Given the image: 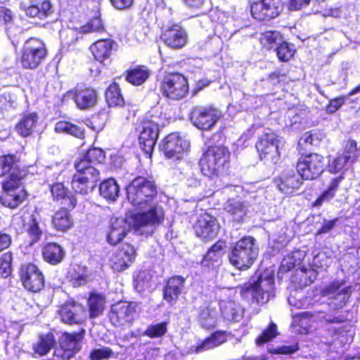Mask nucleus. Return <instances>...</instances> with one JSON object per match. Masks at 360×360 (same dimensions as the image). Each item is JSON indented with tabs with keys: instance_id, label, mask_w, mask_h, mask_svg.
Returning a JSON list of instances; mask_svg holds the SVG:
<instances>
[{
	"instance_id": "obj_1",
	"label": "nucleus",
	"mask_w": 360,
	"mask_h": 360,
	"mask_svg": "<svg viewBox=\"0 0 360 360\" xmlns=\"http://www.w3.org/2000/svg\"><path fill=\"white\" fill-rule=\"evenodd\" d=\"M126 191L128 201L136 209L143 211L134 216V229L141 234L152 233L154 226L164 218L163 209L155 200L157 191L154 182L137 176L127 186Z\"/></svg>"
},
{
	"instance_id": "obj_2",
	"label": "nucleus",
	"mask_w": 360,
	"mask_h": 360,
	"mask_svg": "<svg viewBox=\"0 0 360 360\" xmlns=\"http://www.w3.org/2000/svg\"><path fill=\"white\" fill-rule=\"evenodd\" d=\"M259 254L256 240L252 236H245L231 248L229 258L230 263L240 270H247L253 264Z\"/></svg>"
},
{
	"instance_id": "obj_3",
	"label": "nucleus",
	"mask_w": 360,
	"mask_h": 360,
	"mask_svg": "<svg viewBox=\"0 0 360 360\" xmlns=\"http://www.w3.org/2000/svg\"><path fill=\"white\" fill-rule=\"evenodd\" d=\"M24 176L22 171L13 170L3 182L4 192L1 196V202L4 206L15 208L25 199L26 193L22 187Z\"/></svg>"
},
{
	"instance_id": "obj_4",
	"label": "nucleus",
	"mask_w": 360,
	"mask_h": 360,
	"mask_svg": "<svg viewBox=\"0 0 360 360\" xmlns=\"http://www.w3.org/2000/svg\"><path fill=\"white\" fill-rule=\"evenodd\" d=\"M245 296L249 295L257 303H266L274 296V276L271 271H266L243 288Z\"/></svg>"
},
{
	"instance_id": "obj_5",
	"label": "nucleus",
	"mask_w": 360,
	"mask_h": 360,
	"mask_svg": "<svg viewBox=\"0 0 360 360\" xmlns=\"http://www.w3.org/2000/svg\"><path fill=\"white\" fill-rule=\"evenodd\" d=\"M229 153L223 146H212L208 148L200 160V169L203 175L210 178L218 176L221 169L228 162Z\"/></svg>"
},
{
	"instance_id": "obj_6",
	"label": "nucleus",
	"mask_w": 360,
	"mask_h": 360,
	"mask_svg": "<svg viewBox=\"0 0 360 360\" xmlns=\"http://www.w3.org/2000/svg\"><path fill=\"white\" fill-rule=\"evenodd\" d=\"M284 146V140L275 133L263 134L256 144L260 159L266 162L276 163L281 156V150Z\"/></svg>"
},
{
	"instance_id": "obj_7",
	"label": "nucleus",
	"mask_w": 360,
	"mask_h": 360,
	"mask_svg": "<svg viewBox=\"0 0 360 360\" xmlns=\"http://www.w3.org/2000/svg\"><path fill=\"white\" fill-rule=\"evenodd\" d=\"M47 50L44 43L37 38L27 39L23 47L20 63L26 69H35L44 60Z\"/></svg>"
},
{
	"instance_id": "obj_8",
	"label": "nucleus",
	"mask_w": 360,
	"mask_h": 360,
	"mask_svg": "<svg viewBox=\"0 0 360 360\" xmlns=\"http://www.w3.org/2000/svg\"><path fill=\"white\" fill-rule=\"evenodd\" d=\"M160 89L165 96L173 100H180L187 95L188 84L182 75L169 73L165 76Z\"/></svg>"
},
{
	"instance_id": "obj_9",
	"label": "nucleus",
	"mask_w": 360,
	"mask_h": 360,
	"mask_svg": "<svg viewBox=\"0 0 360 360\" xmlns=\"http://www.w3.org/2000/svg\"><path fill=\"white\" fill-rule=\"evenodd\" d=\"M221 117V112L212 106H196L191 112L192 123L202 130L210 129Z\"/></svg>"
},
{
	"instance_id": "obj_10",
	"label": "nucleus",
	"mask_w": 360,
	"mask_h": 360,
	"mask_svg": "<svg viewBox=\"0 0 360 360\" xmlns=\"http://www.w3.org/2000/svg\"><path fill=\"white\" fill-rule=\"evenodd\" d=\"M324 169L323 157L311 153L299 159L297 171L302 179L312 180L318 177Z\"/></svg>"
},
{
	"instance_id": "obj_11",
	"label": "nucleus",
	"mask_w": 360,
	"mask_h": 360,
	"mask_svg": "<svg viewBox=\"0 0 360 360\" xmlns=\"http://www.w3.org/2000/svg\"><path fill=\"white\" fill-rule=\"evenodd\" d=\"M83 337L80 333H64L59 340V347L54 350L53 356L57 360H68L81 349Z\"/></svg>"
},
{
	"instance_id": "obj_12",
	"label": "nucleus",
	"mask_w": 360,
	"mask_h": 360,
	"mask_svg": "<svg viewBox=\"0 0 360 360\" xmlns=\"http://www.w3.org/2000/svg\"><path fill=\"white\" fill-rule=\"evenodd\" d=\"M283 8L281 0H262L252 4L251 14L259 21H269L278 17Z\"/></svg>"
},
{
	"instance_id": "obj_13",
	"label": "nucleus",
	"mask_w": 360,
	"mask_h": 360,
	"mask_svg": "<svg viewBox=\"0 0 360 360\" xmlns=\"http://www.w3.org/2000/svg\"><path fill=\"white\" fill-rule=\"evenodd\" d=\"M19 276L23 287L28 291L37 292L44 288V276L39 268L33 264L22 265Z\"/></svg>"
},
{
	"instance_id": "obj_14",
	"label": "nucleus",
	"mask_w": 360,
	"mask_h": 360,
	"mask_svg": "<svg viewBox=\"0 0 360 360\" xmlns=\"http://www.w3.org/2000/svg\"><path fill=\"white\" fill-rule=\"evenodd\" d=\"M196 236L202 240L214 239L218 234L219 224L212 215L205 212L199 216L193 226Z\"/></svg>"
},
{
	"instance_id": "obj_15",
	"label": "nucleus",
	"mask_w": 360,
	"mask_h": 360,
	"mask_svg": "<svg viewBox=\"0 0 360 360\" xmlns=\"http://www.w3.org/2000/svg\"><path fill=\"white\" fill-rule=\"evenodd\" d=\"M189 142L182 139L178 134L172 133L164 140L162 150L169 159L179 160L189 148Z\"/></svg>"
},
{
	"instance_id": "obj_16",
	"label": "nucleus",
	"mask_w": 360,
	"mask_h": 360,
	"mask_svg": "<svg viewBox=\"0 0 360 360\" xmlns=\"http://www.w3.org/2000/svg\"><path fill=\"white\" fill-rule=\"evenodd\" d=\"M158 125L155 122L152 120L142 122L139 140L140 147L146 154L151 155L158 136Z\"/></svg>"
},
{
	"instance_id": "obj_17",
	"label": "nucleus",
	"mask_w": 360,
	"mask_h": 360,
	"mask_svg": "<svg viewBox=\"0 0 360 360\" xmlns=\"http://www.w3.org/2000/svg\"><path fill=\"white\" fill-rule=\"evenodd\" d=\"M39 214L35 212L31 214H24L21 217H15L14 222L22 223L27 236V244L31 246L39 242L43 235V231L39 225Z\"/></svg>"
},
{
	"instance_id": "obj_18",
	"label": "nucleus",
	"mask_w": 360,
	"mask_h": 360,
	"mask_svg": "<svg viewBox=\"0 0 360 360\" xmlns=\"http://www.w3.org/2000/svg\"><path fill=\"white\" fill-rule=\"evenodd\" d=\"M60 320L68 324H79L86 318L83 306L75 302H69L62 305L58 311Z\"/></svg>"
},
{
	"instance_id": "obj_19",
	"label": "nucleus",
	"mask_w": 360,
	"mask_h": 360,
	"mask_svg": "<svg viewBox=\"0 0 360 360\" xmlns=\"http://www.w3.org/2000/svg\"><path fill=\"white\" fill-rule=\"evenodd\" d=\"M135 259V250L126 243L120 247L111 256L110 264L112 269L122 271L127 269Z\"/></svg>"
},
{
	"instance_id": "obj_20",
	"label": "nucleus",
	"mask_w": 360,
	"mask_h": 360,
	"mask_svg": "<svg viewBox=\"0 0 360 360\" xmlns=\"http://www.w3.org/2000/svg\"><path fill=\"white\" fill-rule=\"evenodd\" d=\"M135 308L132 303L119 302L111 307L110 319L115 326H124L133 321Z\"/></svg>"
},
{
	"instance_id": "obj_21",
	"label": "nucleus",
	"mask_w": 360,
	"mask_h": 360,
	"mask_svg": "<svg viewBox=\"0 0 360 360\" xmlns=\"http://www.w3.org/2000/svg\"><path fill=\"white\" fill-rule=\"evenodd\" d=\"M129 230L130 224L124 218H111L107 235V241L111 245H117L123 240Z\"/></svg>"
},
{
	"instance_id": "obj_22",
	"label": "nucleus",
	"mask_w": 360,
	"mask_h": 360,
	"mask_svg": "<svg viewBox=\"0 0 360 360\" xmlns=\"http://www.w3.org/2000/svg\"><path fill=\"white\" fill-rule=\"evenodd\" d=\"M165 44L172 49L182 48L187 41L185 30L178 25L167 29L162 34Z\"/></svg>"
},
{
	"instance_id": "obj_23",
	"label": "nucleus",
	"mask_w": 360,
	"mask_h": 360,
	"mask_svg": "<svg viewBox=\"0 0 360 360\" xmlns=\"http://www.w3.org/2000/svg\"><path fill=\"white\" fill-rule=\"evenodd\" d=\"M248 202L236 199L229 200L224 205V210L231 215L232 219L238 223L244 221L250 213Z\"/></svg>"
},
{
	"instance_id": "obj_24",
	"label": "nucleus",
	"mask_w": 360,
	"mask_h": 360,
	"mask_svg": "<svg viewBox=\"0 0 360 360\" xmlns=\"http://www.w3.org/2000/svg\"><path fill=\"white\" fill-rule=\"evenodd\" d=\"M185 278L181 276L170 278L164 289V299L169 303L176 301L185 289Z\"/></svg>"
},
{
	"instance_id": "obj_25",
	"label": "nucleus",
	"mask_w": 360,
	"mask_h": 360,
	"mask_svg": "<svg viewBox=\"0 0 360 360\" xmlns=\"http://www.w3.org/2000/svg\"><path fill=\"white\" fill-rule=\"evenodd\" d=\"M20 8L27 16L39 19L47 18L53 13L52 6L49 1H44L40 4H33V1H32V4L29 6L21 3Z\"/></svg>"
},
{
	"instance_id": "obj_26",
	"label": "nucleus",
	"mask_w": 360,
	"mask_h": 360,
	"mask_svg": "<svg viewBox=\"0 0 360 360\" xmlns=\"http://www.w3.org/2000/svg\"><path fill=\"white\" fill-rule=\"evenodd\" d=\"M37 122L38 116L36 112L23 113L15 129L20 136L27 137L33 133Z\"/></svg>"
},
{
	"instance_id": "obj_27",
	"label": "nucleus",
	"mask_w": 360,
	"mask_h": 360,
	"mask_svg": "<svg viewBox=\"0 0 360 360\" xmlns=\"http://www.w3.org/2000/svg\"><path fill=\"white\" fill-rule=\"evenodd\" d=\"M218 318L217 304L216 303H210L200 310L198 321L202 328H211L217 325Z\"/></svg>"
},
{
	"instance_id": "obj_28",
	"label": "nucleus",
	"mask_w": 360,
	"mask_h": 360,
	"mask_svg": "<svg viewBox=\"0 0 360 360\" xmlns=\"http://www.w3.org/2000/svg\"><path fill=\"white\" fill-rule=\"evenodd\" d=\"M112 46V41L102 39L98 40L91 44L89 49L94 58L101 63L105 65V62L109 59L111 55Z\"/></svg>"
},
{
	"instance_id": "obj_29",
	"label": "nucleus",
	"mask_w": 360,
	"mask_h": 360,
	"mask_svg": "<svg viewBox=\"0 0 360 360\" xmlns=\"http://www.w3.org/2000/svg\"><path fill=\"white\" fill-rule=\"evenodd\" d=\"M344 179L342 173L337 177L330 179L326 191L314 201V206H321L323 203L331 200L335 196Z\"/></svg>"
},
{
	"instance_id": "obj_30",
	"label": "nucleus",
	"mask_w": 360,
	"mask_h": 360,
	"mask_svg": "<svg viewBox=\"0 0 360 360\" xmlns=\"http://www.w3.org/2000/svg\"><path fill=\"white\" fill-rule=\"evenodd\" d=\"M65 252L63 248L56 243L46 244L42 248V256L44 259L53 265L61 262L65 257Z\"/></svg>"
},
{
	"instance_id": "obj_31",
	"label": "nucleus",
	"mask_w": 360,
	"mask_h": 360,
	"mask_svg": "<svg viewBox=\"0 0 360 360\" xmlns=\"http://www.w3.org/2000/svg\"><path fill=\"white\" fill-rule=\"evenodd\" d=\"M225 243L222 241H218L214 243L207 252L202 259L201 264L208 268L218 265L221 258L224 255Z\"/></svg>"
},
{
	"instance_id": "obj_32",
	"label": "nucleus",
	"mask_w": 360,
	"mask_h": 360,
	"mask_svg": "<svg viewBox=\"0 0 360 360\" xmlns=\"http://www.w3.org/2000/svg\"><path fill=\"white\" fill-rule=\"evenodd\" d=\"M300 175L296 174L293 170L282 174L278 188L284 193H291L293 190L298 189L302 184Z\"/></svg>"
},
{
	"instance_id": "obj_33",
	"label": "nucleus",
	"mask_w": 360,
	"mask_h": 360,
	"mask_svg": "<svg viewBox=\"0 0 360 360\" xmlns=\"http://www.w3.org/2000/svg\"><path fill=\"white\" fill-rule=\"evenodd\" d=\"M51 191L53 198L56 200H63L62 204L67 207L69 210H72L75 207L77 200L72 195H68V189L61 183H56L52 185Z\"/></svg>"
},
{
	"instance_id": "obj_34",
	"label": "nucleus",
	"mask_w": 360,
	"mask_h": 360,
	"mask_svg": "<svg viewBox=\"0 0 360 360\" xmlns=\"http://www.w3.org/2000/svg\"><path fill=\"white\" fill-rule=\"evenodd\" d=\"M74 99L78 108L86 109L96 103L97 94L91 89H77L74 94Z\"/></svg>"
},
{
	"instance_id": "obj_35",
	"label": "nucleus",
	"mask_w": 360,
	"mask_h": 360,
	"mask_svg": "<svg viewBox=\"0 0 360 360\" xmlns=\"http://www.w3.org/2000/svg\"><path fill=\"white\" fill-rule=\"evenodd\" d=\"M95 177H91L89 181L82 174H77L76 173L73 175L71 186L75 193L82 195H86L91 193L96 187V184H94Z\"/></svg>"
},
{
	"instance_id": "obj_36",
	"label": "nucleus",
	"mask_w": 360,
	"mask_h": 360,
	"mask_svg": "<svg viewBox=\"0 0 360 360\" xmlns=\"http://www.w3.org/2000/svg\"><path fill=\"white\" fill-rule=\"evenodd\" d=\"M220 310L225 319L239 321L243 316V309L234 301H221L219 303Z\"/></svg>"
},
{
	"instance_id": "obj_37",
	"label": "nucleus",
	"mask_w": 360,
	"mask_h": 360,
	"mask_svg": "<svg viewBox=\"0 0 360 360\" xmlns=\"http://www.w3.org/2000/svg\"><path fill=\"white\" fill-rule=\"evenodd\" d=\"M100 195L108 202L117 200L120 188L114 179H108L103 181L99 186Z\"/></svg>"
},
{
	"instance_id": "obj_38",
	"label": "nucleus",
	"mask_w": 360,
	"mask_h": 360,
	"mask_svg": "<svg viewBox=\"0 0 360 360\" xmlns=\"http://www.w3.org/2000/svg\"><path fill=\"white\" fill-rule=\"evenodd\" d=\"M56 345L55 337L49 333L39 335L38 340L33 344L32 349L39 356H44Z\"/></svg>"
},
{
	"instance_id": "obj_39",
	"label": "nucleus",
	"mask_w": 360,
	"mask_h": 360,
	"mask_svg": "<svg viewBox=\"0 0 360 360\" xmlns=\"http://www.w3.org/2000/svg\"><path fill=\"white\" fill-rule=\"evenodd\" d=\"M226 338L225 333L223 332H217L213 333L210 337L205 339L202 342L195 347V352L197 353L203 352L205 351L212 349L219 346L226 342Z\"/></svg>"
},
{
	"instance_id": "obj_40",
	"label": "nucleus",
	"mask_w": 360,
	"mask_h": 360,
	"mask_svg": "<svg viewBox=\"0 0 360 360\" xmlns=\"http://www.w3.org/2000/svg\"><path fill=\"white\" fill-rule=\"evenodd\" d=\"M68 209L65 207V208L57 211L52 218V224L58 231H65L72 226V219L67 210Z\"/></svg>"
},
{
	"instance_id": "obj_41",
	"label": "nucleus",
	"mask_w": 360,
	"mask_h": 360,
	"mask_svg": "<svg viewBox=\"0 0 360 360\" xmlns=\"http://www.w3.org/2000/svg\"><path fill=\"white\" fill-rule=\"evenodd\" d=\"M150 72L145 66H138L127 71L126 80L133 85L139 86L148 78Z\"/></svg>"
},
{
	"instance_id": "obj_42",
	"label": "nucleus",
	"mask_w": 360,
	"mask_h": 360,
	"mask_svg": "<svg viewBox=\"0 0 360 360\" xmlns=\"http://www.w3.org/2000/svg\"><path fill=\"white\" fill-rule=\"evenodd\" d=\"M105 297L101 294L91 293L88 299L89 314L91 318H96L103 314Z\"/></svg>"
},
{
	"instance_id": "obj_43",
	"label": "nucleus",
	"mask_w": 360,
	"mask_h": 360,
	"mask_svg": "<svg viewBox=\"0 0 360 360\" xmlns=\"http://www.w3.org/2000/svg\"><path fill=\"white\" fill-rule=\"evenodd\" d=\"M105 100L110 107L122 106L124 105V98L117 83L113 82L106 89Z\"/></svg>"
},
{
	"instance_id": "obj_44",
	"label": "nucleus",
	"mask_w": 360,
	"mask_h": 360,
	"mask_svg": "<svg viewBox=\"0 0 360 360\" xmlns=\"http://www.w3.org/2000/svg\"><path fill=\"white\" fill-rule=\"evenodd\" d=\"M55 131L58 133L70 134L79 139H82L84 135V129L82 127L67 121L58 122L55 125Z\"/></svg>"
},
{
	"instance_id": "obj_45",
	"label": "nucleus",
	"mask_w": 360,
	"mask_h": 360,
	"mask_svg": "<svg viewBox=\"0 0 360 360\" xmlns=\"http://www.w3.org/2000/svg\"><path fill=\"white\" fill-rule=\"evenodd\" d=\"M260 42L266 49H271L274 46H278L283 38L279 32L266 31L261 34Z\"/></svg>"
},
{
	"instance_id": "obj_46",
	"label": "nucleus",
	"mask_w": 360,
	"mask_h": 360,
	"mask_svg": "<svg viewBox=\"0 0 360 360\" xmlns=\"http://www.w3.org/2000/svg\"><path fill=\"white\" fill-rule=\"evenodd\" d=\"M302 255V252L297 250L293 252L291 255L285 256L281 262L279 270L281 272H287L290 271L295 266L299 265L301 263Z\"/></svg>"
},
{
	"instance_id": "obj_47",
	"label": "nucleus",
	"mask_w": 360,
	"mask_h": 360,
	"mask_svg": "<svg viewBox=\"0 0 360 360\" xmlns=\"http://www.w3.org/2000/svg\"><path fill=\"white\" fill-rule=\"evenodd\" d=\"M352 293V288L350 286L342 289L337 292L329 303L330 306L334 309H341L345 304Z\"/></svg>"
},
{
	"instance_id": "obj_48",
	"label": "nucleus",
	"mask_w": 360,
	"mask_h": 360,
	"mask_svg": "<svg viewBox=\"0 0 360 360\" xmlns=\"http://www.w3.org/2000/svg\"><path fill=\"white\" fill-rule=\"evenodd\" d=\"M276 54L281 61H288L295 54L294 45L285 41H281L276 49Z\"/></svg>"
},
{
	"instance_id": "obj_49",
	"label": "nucleus",
	"mask_w": 360,
	"mask_h": 360,
	"mask_svg": "<svg viewBox=\"0 0 360 360\" xmlns=\"http://www.w3.org/2000/svg\"><path fill=\"white\" fill-rule=\"evenodd\" d=\"M349 163H352L347 158L340 153H338L336 157L333 158L328 163V171L330 172L336 173L341 172Z\"/></svg>"
},
{
	"instance_id": "obj_50",
	"label": "nucleus",
	"mask_w": 360,
	"mask_h": 360,
	"mask_svg": "<svg viewBox=\"0 0 360 360\" xmlns=\"http://www.w3.org/2000/svg\"><path fill=\"white\" fill-rule=\"evenodd\" d=\"M167 331V323L161 322L160 323L150 325L144 332V335L150 338H156L164 335Z\"/></svg>"
},
{
	"instance_id": "obj_51",
	"label": "nucleus",
	"mask_w": 360,
	"mask_h": 360,
	"mask_svg": "<svg viewBox=\"0 0 360 360\" xmlns=\"http://www.w3.org/2000/svg\"><path fill=\"white\" fill-rule=\"evenodd\" d=\"M340 153L347 158L351 162L356 161L360 155V152L357 149V143L354 140L347 141L344 147V150Z\"/></svg>"
},
{
	"instance_id": "obj_52",
	"label": "nucleus",
	"mask_w": 360,
	"mask_h": 360,
	"mask_svg": "<svg viewBox=\"0 0 360 360\" xmlns=\"http://www.w3.org/2000/svg\"><path fill=\"white\" fill-rule=\"evenodd\" d=\"M12 254L10 252L3 254L0 257V277L7 278L11 273Z\"/></svg>"
},
{
	"instance_id": "obj_53",
	"label": "nucleus",
	"mask_w": 360,
	"mask_h": 360,
	"mask_svg": "<svg viewBox=\"0 0 360 360\" xmlns=\"http://www.w3.org/2000/svg\"><path fill=\"white\" fill-rule=\"evenodd\" d=\"M277 335V326L275 323H271L269 328L264 330L262 333L256 339V344L262 345L272 340Z\"/></svg>"
},
{
	"instance_id": "obj_54",
	"label": "nucleus",
	"mask_w": 360,
	"mask_h": 360,
	"mask_svg": "<svg viewBox=\"0 0 360 360\" xmlns=\"http://www.w3.org/2000/svg\"><path fill=\"white\" fill-rule=\"evenodd\" d=\"M319 142V135L312 131L304 133L299 141V146L307 149L309 146H316Z\"/></svg>"
},
{
	"instance_id": "obj_55",
	"label": "nucleus",
	"mask_w": 360,
	"mask_h": 360,
	"mask_svg": "<svg viewBox=\"0 0 360 360\" xmlns=\"http://www.w3.org/2000/svg\"><path fill=\"white\" fill-rule=\"evenodd\" d=\"M90 162L97 165L103 162L105 159L104 151L99 148H91L84 154Z\"/></svg>"
},
{
	"instance_id": "obj_56",
	"label": "nucleus",
	"mask_w": 360,
	"mask_h": 360,
	"mask_svg": "<svg viewBox=\"0 0 360 360\" xmlns=\"http://www.w3.org/2000/svg\"><path fill=\"white\" fill-rule=\"evenodd\" d=\"M81 34L82 33L80 32V28L79 30L68 28L60 32V37L67 44H72L79 39Z\"/></svg>"
},
{
	"instance_id": "obj_57",
	"label": "nucleus",
	"mask_w": 360,
	"mask_h": 360,
	"mask_svg": "<svg viewBox=\"0 0 360 360\" xmlns=\"http://www.w3.org/2000/svg\"><path fill=\"white\" fill-rule=\"evenodd\" d=\"M103 30V25L99 18L92 19L86 25L80 27V32L86 34L90 32H101Z\"/></svg>"
},
{
	"instance_id": "obj_58",
	"label": "nucleus",
	"mask_w": 360,
	"mask_h": 360,
	"mask_svg": "<svg viewBox=\"0 0 360 360\" xmlns=\"http://www.w3.org/2000/svg\"><path fill=\"white\" fill-rule=\"evenodd\" d=\"M112 351L108 347H102L94 349L90 354L92 360H102L111 356Z\"/></svg>"
},
{
	"instance_id": "obj_59",
	"label": "nucleus",
	"mask_w": 360,
	"mask_h": 360,
	"mask_svg": "<svg viewBox=\"0 0 360 360\" xmlns=\"http://www.w3.org/2000/svg\"><path fill=\"white\" fill-rule=\"evenodd\" d=\"M76 174H82L87 181H89L91 176L95 177L94 184H96V186L97 182L100 180V172L96 167H89V169H84V172H76Z\"/></svg>"
},
{
	"instance_id": "obj_60",
	"label": "nucleus",
	"mask_w": 360,
	"mask_h": 360,
	"mask_svg": "<svg viewBox=\"0 0 360 360\" xmlns=\"http://www.w3.org/2000/svg\"><path fill=\"white\" fill-rule=\"evenodd\" d=\"M16 161V158L14 155H8L0 157V164L3 165L4 168L7 171V172L11 170H15L14 165Z\"/></svg>"
},
{
	"instance_id": "obj_61",
	"label": "nucleus",
	"mask_w": 360,
	"mask_h": 360,
	"mask_svg": "<svg viewBox=\"0 0 360 360\" xmlns=\"http://www.w3.org/2000/svg\"><path fill=\"white\" fill-rule=\"evenodd\" d=\"M96 165L90 162L86 156L84 155L75 162V168L76 172H84V169H89V167H96Z\"/></svg>"
},
{
	"instance_id": "obj_62",
	"label": "nucleus",
	"mask_w": 360,
	"mask_h": 360,
	"mask_svg": "<svg viewBox=\"0 0 360 360\" xmlns=\"http://www.w3.org/2000/svg\"><path fill=\"white\" fill-rule=\"evenodd\" d=\"M307 299L302 300L301 296L299 295L297 292H295V295L288 297V302L290 305L294 306L298 309L305 307L308 305L307 303Z\"/></svg>"
},
{
	"instance_id": "obj_63",
	"label": "nucleus",
	"mask_w": 360,
	"mask_h": 360,
	"mask_svg": "<svg viewBox=\"0 0 360 360\" xmlns=\"http://www.w3.org/2000/svg\"><path fill=\"white\" fill-rule=\"evenodd\" d=\"M297 350H298L297 345H288L272 349L271 352L276 354H290L295 352Z\"/></svg>"
},
{
	"instance_id": "obj_64",
	"label": "nucleus",
	"mask_w": 360,
	"mask_h": 360,
	"mask_svg": "<svg viewBox=\"0 0 360 360\" xmlns=\"http://www.w3.org/2000/svg\"><path fill=\"white\" fill-rule=\"evenodd\" d=\"M338 219L333 220H324L321 227L318 230V234H323L330 232L335 226Z\"/></svg>"
}]
</instances>
